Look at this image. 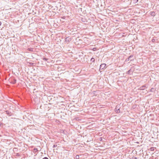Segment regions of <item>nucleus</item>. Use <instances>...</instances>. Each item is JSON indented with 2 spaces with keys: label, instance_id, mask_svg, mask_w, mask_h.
Returning <instances> with one entry per match:
<instances>
[{
  "label": "nucleus",
  "instance_id": "nucleus-25",
  "mask_svg": "<svg viewBox=\"0 0 159 159\" xmlns=\"http://www.w3.org/2000/svg\"><path fill=\"white\" fill-rule=\"evenodd\" d=\"M152 42H153L154 41V40H152Z\"/></svg>",
  "mask_w": 159,
  "mask_h": 159
},
{
  "label": "nucleus",
  "instance_id": "nucleus-23",
  "mask_svg": "<svg viewBox=\"0 0 159 159\" xmlns=\"http://www.w3.org/2000/svg\"><path fill=\"white\" fill-rule=\"evenodd\" d=\"M1 25V22H0V26Z\"/></svg>",
  "mask_w": 159,
  "mask_h": 159
},
{
  "label": "nucleus",
  "instance_id": "nucleus-19",
  "mask_svg": "<svg viewBox=\"0 0 159 159\" xmlns=\"http://www.w3.org/2000/svg\"><path fill=\"white\" fill-rule=\"evenodd\" d=\"M57 145H55V144H54L53 145V148H54L55 147H57Z\"/></svg>",
  "mask_w": 159,
  "mask_h": 159
},
{
  "label": "nucleus",
  "instance_id": "nucleus-13",
  "mask_svg": "<svg viewBox=\"0 0 159 159\" xmlns=\"http://www.w3.org/2000/svg\"><path fill=\"white\" fill-rule=\"evenodd\" d=\"M43 59L45 61H47L48 60V59L45 57H44L43 58Z\"/></svg>",
  "mask_w": 159,
  "mask_h": 159
},
{
  "label": "nucleus",
  "instance_id": "nucleus-12",
  "mask_svg": "<svg viewBox=\"0 0 159 159\" xmlns=\"http://www.w3.org/2000/svg\"><path fill=\"white\" fill-rule=\"evenodd\" d=\"M131 69L129 70L127 72L126 74H130Z\"/></svg>",
  "mask_w": 159,
  "mask_h": 159
},
{
  "label": "nucleus",
  "instance_id": "nucleus-20",
  "mask_svg": "<svg viewBox=\"0 0 159 159\" xmlns=\"http://www.w3.org/2000/svg\"><path fill=\"white\" fill-rule=\"evenodd\" d=\"M132 159H137V158L136 157H133L132 158Z\"/></svg>",
  "mask_w": 159,
  "mask_h": 159
},
{
  "label": "nucleus",
  "instance_id": "nucleus-3",
  "mask_svg": "<svg viewBox=\"0 0 159 159\" xmlns=\"http://www.w3.org/2000/svg\"><path fill=\"white\" fill-rule=\"evenodd\" d=\"M106 66V65L105 63L102 64L100 66L99 70H103L105 68Z\"/></svg>",
  "mask_w": 159,
  "mask_h": 159
},
{
  "label": "nucleus",
  "instance_id": "nucleus-6",
  "mask_svg": "<svg viewBox=\"0 0 159 159\" xmlns=\"http://www.w3.org/2000/svg\"><path fill=\"white\" fill-rule=\"evenodd\" d=\"M130 61H133L134 60V58L133 55H130L129 57Z\"/></svg>",
  "mask_w": 159,
  "mask_h": 159
},
{
  "label": "nucleus",
  "instance_id": "nucleus-5",
  "mask_svg": "<svg viewBox=\"0 0 159 159\" xmlns=\"http://www.w3.org/2000/svg\"><path fill=\"white\" fill-rule=\"evenodd\" d=\"M6 114H7L9 116H11L12 115V113L11 112H10L8 111H5Z\"/></svg>",
  "mask_w": 159,
  "mask_h": 159
},
{
  "label": "nucleus",
  "instance_id": "nucleus-24",
  "mask_svg": "<svg viewBox=\"0 0 159 159\" xmlns=\"http://www.w3.org/2000/svg\"><path fill=\"white\" fill-rule=\"evenodd\" d=\"M152 42H153L154 41V40H152Z\"/></svg>",
  "mask_w": 159,
  "mask_h": 159
},
{
  "label": "nucleus",
  "instance_id": "nucleus-15",
  "mask_svg": "<svg viewBox=\"0 0 159 159\" xmlns=\"http://www.w3.org/2000/svg\"><path fill=\"white\" fill-rule=\"evenodd\" d=\"M16 156L17 157H19L20 156V155L18 153H16Z\"/></svg>",
  "mask_w": 159,
  "mask_h": 159
},
{
  "label": "nucleus",
  "instance_id": "nucleus-27",
  "mask_svg": "<svg viewBox=\"0 0 159 159\" xmlns=\"http://www.w3.org/2000/svg\"><path fill=\"white\" fill-rule=\"evenodd\" d=\"M83 22H84V20L83 21Z\"/></svg>",
  "mask_w": 159,
  "mask_h": 159
},
{
  "label": "nucleus",
  "instance_id": "nucleus-2",
  "mask_svg": "<svg viewBox=\"0 0 159 159\" xmlns=\"http://www.w3.org/2000/svg\"><path fill=\"white\" fill-rule=\"evenodd\" d=\"M120 105H117L116 106L115 108V111L117 113H119L120 112Z\"/></svg>",
  "mask_w": 159,
  "mask_h": 159
},
{
  "label": "nucleus",
  "instance_id": "nucleus-18",
  "mask_svg": "<svg viewBox=\"0 0 159 159\" xmlns=\"http://www.w3.org/2000/svg\"><path fill=\"white\" fill-rule=\"evenodd\" d=\"M34 150L35 152H37L38 151L37 149V148H34Z\"/></svg>",
  "mask_w": 159,
  "mask_h": 159
},
{
  "label": "nucleus",
  "instance_id": "nucleus-1",
  "mask_svg": "<svg viewBox=\"0 0 159 159\" xmlns=\"http://www.w3.org/2000/svg\"><path fill=\"white\" fill-rule=\"evenodd\" d=\"M9 81L11 83L14 84L16 83V80L15 78L11 77L9 79Z\"/></svg>",
  "mask_w": 159,
  "mask_h": 159
},
{
  "label": "nucleus",
  "instance_id": "nucleus-14",
  "mask_svg": "<svg viewBox=\"0 0 159 159\" xmlns=\"http://www.w3.org/2000/svg\"><path fill=\"white\" fill-rule=\"evenodd\" d=\"M75 158L76 159H79V156L78 155H77L75 156Z\"/></svg>",
  "mask_w": 159,
  "mask_h": 159
},
{
  "label": "nucleus",
  "instance_id": "nucleus-17",
  "mask_svg": "<svg viewBox=\"0 0 159 159\" xmlns=\"http://www.w3.org/2000/svg\"><path fill=\"white\" fill-rule=\"evenodd\" d=\"M130 61V60L129 59V57H128L127 58L126 60H125V61Z\"/></svg>",
  "mask_w": 159,
  "mask_h": 159
},
{
  "label": "nucleus",
  "instance_id": "nucleus-4",
  "mask_svg": "<svg viewBox=\"0 0 159 159\" xmlns=\"http://www.w3.org/2000/svg\"><path fill=\"white\" fill-rule=\"evenodd\" d=\"M71 40V39L69 37H67L65 39V42H70Z\"/></svg>",
  "mask_w": 159,
  "mask_h": 159
},
{
  "label": "nucleus",
  "instance_id": "nucleus-7",
  "mask_svg": "<svg viewBox=\"0 0 159 159\" xmlns=\"http://www.w3.org/2000/svg\"><path fill=\"white\" fill-rule=\"evenodd\" d=\"M146 87L145 85H143L141 86V87H140L139 88V89L140 90H143L145 89V88Z\"/></svg>",
  "mask_w": 159,
  "mask_h": 159
},
{
  "label": "nucleus",
  "instance_id": "nucleus-8",
  "mask_svg": "<svg viewBox=\"0 0 159 159\" xmlns=\"http://www.w3.org/2000/svg\"><path fill=\"white\" fill-rule=\"evenodd\" d=\"M150 15L154 17L155 15V12L154 11H151L150 12Z\"/></svg>",
  "mask_w": 159,
  "mask_h": 159
},
{
  "label": "nucleus",
  "instance_id": "nucleus-11",
  "mask_svg": "<svg viewBox=\"0 0 159 159\" xmlns=\"http://www.w3.org/2000/svg\"><path fill=\"white\" fill-rule=\"evenodd\" d=\"M150 151H153L154 150V147H151L150 148Z\"/></svg>",
  "mask_w": 159,
  "mask_h": 159
},
{
  "label": "nucleus",
  "instance_id": "nucleus-30",
  "mask_svg": "<svg viewBox=\"0 0 159 159\" xmlns=\"http://www.w3.org/2000/svg\"><path fill=\"white\" fill-rule=\"evenodd\" d=\"M150 116H152V114H150Z\"/></svg>",
  "mask_w": 159,
  "mask_h": 159
},
{
  "label": "nucleus",
  "instance_id": "nucleus-21",
  "mask_svg": "<svg viewBox=\"0 0 159 159\" xmlns=\"http://www.w3.org/2000/svg\"><path fill=\"white\" fill-rule=\"evenodd\" d=\"M43 159H48V158L47 157H45L43 158Z\"/></svg>",
  "mask_w": 159,
  "mask_h": 159
},
{
  "label": "nucleus",
  "instance_id": "nucleus-22",
  "mask_svg": "<svg viewBox=\"0 0 159 159\" xmlns=\"http://www.w3.org/2000/svg\"><path fill=\"white\" fill-rule=\"evenodd\" d=\"M99 140L100 141H102V137H101L99 138Z\"/></svg>",
  "mask_w": 159,
  "mask_h": 159
},
{
  "label": "nucleus",
  "instance_id": "nucleus-9",
  "mask_svg": "<svg viewBox=\"0 0 159 159\" xmlns=\"http://www.w3.org/2000/svg\"><path fill=\"white\" fill-rule=\"evenodd\" d=\"M155 90V89L154 88H152L150 90V92H154Z\"/></svg>",
  "mask_w": 159,
  "mask_h": 159
},
{
  "label": "nucleus",
  "instance_id": "nucleus-26",
  "mask_svg": "<svg viewBox=\"0 0 159 159\" xmlns=\"http://www.w3.org/2000/svg\"><path fill=\"white\" fill-rule=\"evenodd\" d=\"M152 42H153L154 41V40H152Z\"/></svg>",
  "mask_w": 159,
  "mask_h": 159
},
{
  "label": "nucleus",
  "instance_id": "nucleus-16",
  "mask_svg": "<svg viewBox=\"0 0 159 159\" xmlns=\"http://www.w3.org/2000/svg\"><path fill=\"white\" fill-rule=\"evenodd\" d=\"M97 50V48H93V51H95Z\"/></svg>",
  "mask_w": 159,
  "mask_h": 159
},
{
  "label": "nucleus",
  "instance_id": "nucleus-29",
  "mask_svg": "<svg viewBox=\"0 0 159 159\" xmlns=\"http://www.w3.org/2000/svg\"><path fill=\"white\" fill-rule=\"evenodd\" d=\"M150 116H152V114H150Z\"/></svg>",
  "mask_w": 159,
  "mask_h": 159
},
{
  "label": "nucleus",
  "instance_id": "nucleus-28",
  "mask_svg": "<svg viewBox=\"0 0 159 159\" xmlns=\"http://www.w3.org/2000/svg\"><path fill=\"white\" fill-rule=\"evenodd\" d=\"M83 22H84V20L83 21Z\"/></svg>",
  "mask_w": 159,
  "mask_h": 159
},
{
  "label": "nucleus",
  "instance_id": "nucleus-10",
  "mask_svg": "<svg viewBox=\"0 0 159 159\" xmlns=\"http://www.w3.org/2000/svg\"><path fill=\"white\" fill-rule=\"evenodd\" d=\"M95 61V60L94 58L92 57V58H91V61H92V62H94Z\"/></svg>",
  "mask_w": 159,
  "mask_h": 159
}]
</instances>
